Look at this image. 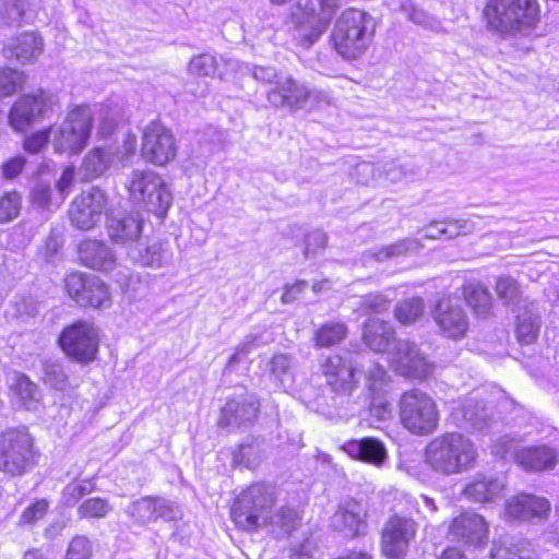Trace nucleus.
I'll list each match as a JSON object with an SVG mask.
<instances>
[{
  "instance_id": "nucleus-11",
  "label": "nucleus",
  "mask_w": 559,
  "mask_h": 559,
  "mask_svg": "<svg viewBox=\"0 0 559 559\" xmlns=\"http://www.w3.org/2000/svg\"><path fill=\"white\" fill-rule=\"evenodd\" d=\"M523 0H487L483 11L488 31L500 36H513L524 21Z\"/></svg>"
},
{
  "instance_id": "nucleus-57",
  "label": "nucleus",
  "mask_w": 559,
  "mask_h": 559,
  "mask_svg": "<svg viewBox=\"0 0 559 559\" xmlns=\"http://www.w3.org/2000/svg\"><path fill=\"white\" fill-rule=\"evenodd\" d=\"M496 292L498 297L503 300L504 304H511L518 298L520 288L512 277L504 276L498 278Z\"/></svg>"
},
{
  "instance_id": "nucleus-62",
  "label": "nucleus",
  "mask_w": 559,
  "mask_h": 559,
  "mask_svg": "<svg viewBox=\"0 0 559 559\" xmlns=\"http://www.w3.org/2000/svg\"><path fill=\"white\" fill-rule=\"evenodd\" d=\"M32 96L34 97V99H36V106H31V108L36 120L39 121L41 118L46 117L50 111H52L53 97L52 95L44 91H39L38 93Z\"/></svg>"
},
{
  "instance_id": "nucleus-49",
  "label": "nucleus",
  "mask_w": 559,
  "mask_h": 559,
  "mask_svg": "<svg viewBox=\"0 0 559 559\" xmlns=\"http://www.w3.org/2000/svg\"><path fill=\"white\" fill-rule=\"evenodd\" d=\"M95 485L91 480H76L68 484L62 491V503L66 507L75 506L84 496L93 492Z\"/></svg>"
},
{
  "instance_id": "nucleus-52",
  "label": "nucleus",
  "mask_w": 559,
  "mask_h": 559,
  "mask_svg": "<svg viewBox=\"0 0 559 559\" xmlns=\"http://www.w3.org/2000/svg\"><path fill=\"white\" fill-rule=\"evenodd\" d=\"M24 82V73L11 68L0 69V97L15 93Z\"/></svg>"
},
{
  "instance_id": "nucleus-22",
  "label": "nucleus",
  "mask_w": 559,
  "mask_h": 559,
  "mask_svg": "<svg viewBox=\"0 0 559 559\" xmlns=\"http://www.w3.org/2000/svg\"><path fill=\"white\" fill-rule=\"evenodd\" d=\"M128 257L139 265L160 269L171 264L174 253L168 241L152 240L131 245L128 249Z\"/></svg>"
},
{
  "instance_id": "nucleus-27",
  "label": "nucleus",
  "mask_w": 559,
  "mask_h": 559,
  "mask_svg": "<svg viewBox=\"0 0 559 559\" xmlns=\"http://www.w3.org/2000/svg\"><path fill=\"white\" fill-rule=\"evenodd\" d=\"M344 451L353 459H357L377 466L386 460V450L382 442L374 438L350 440L343 445Z\"/></svg>"
},
{
  "instance_id": "nucleus-53",
  "label": "nucleus",
  "mask_w": 559,
  "mask_h": 559,
  "mask_svg": "<svg viewBox=\"0 0 559 559\" xmlns=\"http://www.w3.org/2000/svg\"><path fill=\"white\" fill-rule=\"evenodd\" d=\"M237 68L243 69L247 73L251 74L257 81L270 84L274 86L277 84L280 79H282L285 74L278 72L274 67H261L254 64H239Z\"/></svg>"
},
{
  "instance_id": "nucleus-48",
  "label": "nucleus",
  "mask_w": 559,
  "mask_h": 559,
  "mask_svg": "<svg viewBox=\"0 0 559 559\" xmlns=\"http://www.w3.org/2000/svg\"><path fill=\"white\" fill-rule=\"evenodd\" d=\"M551 506L548 499L535 495H526V521L542 522L548 519Z\"/></svg>"
},
{
  "instance_id": "nucleus-8",
  "label": "nucleus",
  "mask_w": 559,
  "mask_h": 559,
  "mask_svg": "<svg viewBox=\"0 0 559 559\" xmlns=\"http://www.w3.org/2000/svg\"><path fill=\"white\" fill-rule=\"evenodd\" d=\"M34 463L33 439L25 430L0 436V471L10 476L25 474Z\"/></svg>"
},
{
  "instance_id": "nucleus-56",
  "label": "nucleus",
  "mask_w": 559,
  "mask_h": 559,
  "mask_svg": "<svg viewBox=\"0 0 559 559\" xmlns=\"http://www.w3.org/2000/svg\"><path fill=\"white\" fill-rule=\"evenodd\" d=\"M92 543L86 536H75L68 547L66 559H91Z\"/></svg>"
},
{
  "instance_id": "nucleus-24",
  "label": "nucleus",
  "mask_w": 559,
  "mask_h": 559,
  "mask_svg": "<svg viewBox=\"0 0 559 559\" xmlns=\"http://www.w3.org/2000/svg\"><path fill=\"white\" fill-rule=\"evenodd\" d=\"M79 258L83 265L100 272H110L117 265L116 254L110 247L95 239H86L80 243Z\"/></svg>"
},
{
  "instance_id": "nucleus-32",
  "label": "nucleus",
  "mask_w": 559,
  "mask_h": 559,
  "mask_svg": "<svg viewBox=\"0 0 559 559\" xmlns=\"http://www.w3.org/2000/svg\"><path fill=\"white\" fill-rule=\"evenodd\" d=\"M456 424L465 429L483 431L488 426L487 413L475 401H466L452 412Z\"/></svg>"
},
{
  "instance_id": "nucleus-10",
  "label": "nucleus",
  "mask_w": 559,
  "mask_h": 559,
  "mask_svg": "<svg viewBox=\"0 0 559 559\" xmlns=\"http://www.w3.org/2000/svg\"><path fill=\"white\" fill-rule=\"evenodd\" d=\"M108 195L97 187L83 191L70 204L69 218L75 228L91 230L102 221L108 207Z\"/></svg>"
},
{
  "instance_id": "nucleus-42",
  "label": "nucleus",
  "mask_w": 559,
  "mask_h": 559,
  "mask_svg": "<svg viewBox=\"0 0 559 559\" xmlns=\"http://www.w3.org/2000/svg\"><path fill=\"white\" fill-rule=\"evenodd\" d=\"M43 381L55 390L63 391L69 386L68 373L57 360H45L43 362Z\"/></svg>"
},
{
  "instance_id": "nucleus-7",
  "label": "nucleus",
  "mask_w": 559,
  "mask_h": 559,
  "mask_svg": "<svg viewBox=\"0 0 559 559\" xmlns=\"http://www.w3.org/2000/svg\"><path fill=\"white\" fill-rule=\"evenodd\" d=\"M92 121L93 115L88 106H79L71 110L62 123L50 129L55 152L79 154L88 142Z\"/></svg>"
},
{
  "instance_id": "nucleus-44",
  "label": "nucleus",
  "mask_w": 559,
  "mask_h": 559,
  "mask_svg": "<svg viewBox=\"0 0 559 559\" xmlns=\"http://www.w3.org/2000/svg\"><path fill=\"white\" fill-rule=\"evenodd\" d=\"M13 389L15 394L19 396L23 407L26 409L36 408L39 402L40 393L37 385L33 383L26 376H19Z\"/></svg>"
},
{
  "instance_id": "nucleus-35",
  "label": "nucleus",
  "mask_w": 559,
  "mask_h": 559,
  "mask_svg": "<svg viewBox=\"0 0 559 559\" xmlns=\"http://www.w3.org/2000/svg\"><path fill=\"white\" fill-rule=\"evenodd\" d=\"M31 106H36V99L32 95H25L13 105L9 114L11 127L19 131H25L32 123L37 122Z\"/></svg>"
},
{
  "instance_id": "nucleus-30",
  "label": "nucleus",
  "mask_w": 559,
  "mask_h": 559,
  "mask_svg": "<svg viewBox=\"0 0 559 559\" xmlns=\"http://www.w3.org/2000/svg\"><path fill=\"white\" fill-rule=\"evenodd\" d=\"M463 297L474 314L487 318L492 311V297L487 287L480 282L466 283L462 288Z\"/></svg>"
},
{
  "instance_id": "nucleus-60",
  "label": "nucleus",
  "mask_w": 559,
  "mask_h": 559,
  "mask_svg": "<svg viewBox=\"0 0 559 559\" xmlns=\"http://www.w3.org/2000/svg\"><path fill=\"white\" fill-rule=\"evenodd\" d=\"M31 202L39 209L46 210L51 204V188L49 183L36 182L31 191Z\"/></svg>"
},
{
  "instance_id": "nucleus-37",
  "label": "nucleus",
  "mask_w": 559,
  "mask_h": 559,
  "mask_svg": "<svg viewBox=\"0 0 559 559\" xmlns=\"http://www.w3.org/2000/svg\"><path fill=\"white\" fill-rule=\"evenodd\" d=\"M348 330L344 322H326L313 335L314 346L319 348L340 344L347 335Z\"/></svg>"
},
{
  "instance_id": "nucleus-51",
  "label": "nucleus",
  "mask_w": 559,
  "mask_h": 559,
  "mask_svg": "<svg viewBox=\"0 0 559 559\" xmlns=\"http://www.w3.org/2000/svg\"><path fill=\"white\" fill-rule=\"evenodd\" d=\"M22 198L16 191H9L0 197V224L15 219L21 212Z\"/></svg>"
},
{
  "instance_id": "nucleus-20",
  "label": "nucleus",
  "mask_w": 559,
  "mask_h": 559,
  "mask_svg": "<svg viewBox=\"0 0 559 559\" xmlns=\"http://www.w3.org/2000/svg\"><path fill=\"white\" fill-rule=\"evenodd\" d=\"M433 319L441 333L453 340L462 338L468 330V318L457 298L440 299L433 311Z\"/></svg>"
},
{
  "instance_id": "nucleus-38",
  "label": "nucleus",
  "mask_w": 559,
  "mask_h": 559,
  "mask_svg": "<svg viewBox=\"0 0 559 559\" xmlns=\"http://www.w3.org/2000/svg\"><path fill=\"white\" fill-rule=\"evenodd\" d=\"M425 312V302L420 297H409L399 301L394 308L395 319L403 325L415 323Z\"/></svg>"
},
{
  "instance_id": "nucleus-59",
  "label": "nucleus",
  "mask_w": 559,
  "mask_h": 559,
  "mask_svg": "<svg viewBox=\"0 0 559 559\" xmlns=\"http://www.w3.org/2000/svg\"><path fill=\"white\" fill-rule=\"evenodd\" d=\"M12 308H13L12 316H14L16 318H21V319L34 317L38 312V304L31 296L16 297L12 301Z\"/></svg>"
},
{
  "instance_id": "nucleus-34",
  "label": "nucleus",
  "mask_w": 559,
  "mask_h": 559,
  "mask_svg": "<svg viewBox=\"0 0 559 559\" xmlns=\"http://www.w3.org/2000/svg\"><path fill=\"white\" fill-rule=\"evenodd\" d=\"M559 462L558 453L547 445H537L526 449V469L544 472L554 469Z\"/></svg>"
},
{
  "instance_id": "nucleus-4",
  "label": "nucleus",
  "mask_w": 559,
  "mask_h": 559,
  "mask_svg": "<svg viewBox=\"0 0 559 559\" xmlns=\"http://www.w3.org/2000/svg\"><path fill=\"white\" fill-rule=\"evenodd\" d=\"M130 200L157 216H165L173 195L160 176L151 169L133 170L126 183Z\"/></svg>"
},
{
  "instance_id": "nucleus-21",
  "label": "nucleus",
  "mask_w": 559,
  "mask_h": 559,
  "mask_svg": "<svg viewBox=\"0 0 559 559\" xmlns=\"http://www.w3.org/2000/svg\"><path fill=\"white\" fill-rule=\"evenodd\" d=\"M449 534L454 540L479 547L487 543L489 527L481 515L466 512L453 519Z\"/></svg>"
},
{
  "instance_id": "nucleus-23",
  "label": "nucleus",
  "mask_w": 559,
  "mask_h": 559,
  "mask_svg": "<svg viewBox=\"0 0 559 559\" xmlns=\"http://www.w3.org/2000/svg\"><path fill=\"white\" fill-rule=\"evenodd\" d=\"M44 50V41L35 32L11 37L3 47V56L21 64L35 62Z\"/></svg>"
},
{
  "instance_id": "nucleus-1",
  "label": "nucleus",
  "mask_w": 559,
  "mask_h": 559,
  "mask_svg": "<svg viewBox=\"0 0 559 559\" xmlns=\"http://www.w3.org/2000/svg\"><path fill=\"white\" fill-rule=\"evenodd\" d=\"M478 451L474 442L459 432L433 438L425 449V462L436 473L450 476L475 467Z\"/></svg>"
},
{
  "instance_id": "nucleus-19",
  "label": "nucleus",
  "mask_w": 559,
  "mask_h": 559,
  "mask_svg": "<svg viewBox=\"0 0 559 559\" xmlns=\"http://www.w3.org/2000/svg\"><path fill=\"white\" fill-rule=\"evenodd\" d=\"M367 509L354 499L346 500L338 504L330 520L333 531L344 538L353 539L367 533Z\"/></svg>"
},
{
  "instance_id": "nucleus-46",
  "label": "nucleus",
  "mask_w": 559,
  "mask_h": 559,
  "mask_svg": "<svg viewBox=\"0 0 559 559\" xmlns=\"http://www.w3.org/2000/svg\"><path fill=\"white\" fill-rule=\"evenodd\" d=\"M154 498L144 497L132 502L126 512L138 523L147 524L156 521Z\"/></svg>"
},
{
  "instance_id": "nucleus-6",
  "label": "nucleus",
  "mask_w": 559,
  "mask_h": 559,
  "mask_svg": "<svg viewBox=\"0 0 559 559\" xmlns=\"http://www.w3.org/2000/svg\"><path fill=\"white\" fill-rule=\"evenodd\" d=\"M318 2L319 14H316V8L311 0H298L292 8L290 20L297 28L295 37L306 48L316 43L328 29L343 0H318Z\"/></svg>"
},
{
  "instance_id": "nucleus-12",
  "label": "nucleus",
  "mask_w": 559,
  "mask_h": 559,
  "mask_svg": "<svg viewBox=\"0 0 559 559\" xmlns=\"http://www.w3.org/2000/svg\"><path fill=\"white\" fill-rule=\"evenodd\" d=\"M71 299L81 307L107 308L111 304L107 285L97 276L74 272L66 277Z\"/></svg>"
},
{
  "instance_id": "nucleus-40",
  "label": "nucleus",
  "mask_w": 559,
  "mask_h": 559,
  "mask_svg": "<svg viewBox=\"0 0 559 559\" xmlns=\"http://www.w3.org/2000/svg\"><path fill=\"white\" fill-rule=\"evenodd\" d=\"M419 249V241L413 238H405L394 243L382 247L371 253V257L378 262H384L394 258L405 255L408 252Z\"/></svg>"
},
{
  "instance_id": "nucleus-2",
  "label": "nucleus",
  "mask_w": 559,
  "mask_h": 559,
  "mask_svg": "<svg viewBox=\"0 0 559 559\" xmlns=\"http://www.w3.org/2000/svg\"><path fill=\"white\" fill-rule=\"evenodd\" d=\"M376 21L367 12L348 9L336 20L332 31L334 49L344 59H357L373 40Z\"/></svg>"
},
{
  "instance_id": "nucleus-13",
  "label": "nucleus",
  "mask_w": 559,
  "mask_h": 559,
  "mask_svg": "<svg viewBox=\"0 0 559 559\" xmlns=\"http://www.w3.org/2000/svg\"><path fill=\"white\" fill-rule=\"evenodd\" d=\"M416 533L417 523L413 519L393 514L382 528L381 548L383 555L390 559L404 556Z\"/></svg>"
},
{
  "instance_id": "nucleus-41",
  "label": "nucleus",
  "mask_w": 559,
  "mask_h": 559,
  "mask_svg": "<svg viewBox=\"0 0 559 559\" xmlns=\"http://www.w3.org/2000/svg\"><path fill=\"white\" fill-rule=\"evenodd\" d=\"M270 372L284 389L294 383L292 358L288 355H274L270 361Z\"/></svg>"
},
{
  "instance_id": "nucleus-50",
  "label": "nucleus",
  "mask_w": 559,
  "mask_h": 559,
  "mask_svg": "<svg viewBox=\"0 0 559 559\" xmlns=\"http://www.w3.org/2000/svg\"><path fill=\"white\" fill-rule=\"evenodd\" d=\"M365 379L368 391L373 394L382 392L390 381L386 370L374 361L365 368Z\"/></svg>"
},
{
  "instance_id": "nucleus-61",
  "label": "nucleus",
  "mask_w": 559,
  "mask_h": 559,
  "mask_svg": "<svg viewBox=\"0 0 559 559\" xmlns=\"http://www.w3.org/2000/svg\"><path fill=\"white\" fill-rule=\"evenodd\" d=\"M333 103L330 92L307 86L306 109L322 108Z\"/></svg>"
},
{
  "instance_id": "nucleus-36",
  "label": "nucleus",
  "mask_w": 559,
  "mask_h": 559,
  "mask_svg": "<svg viewBox=\"0 0 559 559\" xmlns=\"http://www.w3.org/2000/svg\"><path fill=\"white\" fill-rule=\"evenodd\" d=\"M31 106H36V99L32 95H25L13 105L9 114L11 127L19 131H25L32 123L37 122Z\"/></svg>"
},
{
  "instance_id": "nucleus-31",
  "label": "nucleus",
  "mask_w": 559,
  "mask_h": 559,
  "mask_svg": "<svg viewBox=\"0 0 559 559\" xmlns=\"http://www.w3.org/2000/svg\"><path fill=\"white\" fill-rule=\"evenodd\" d=\"M224 63L225 70H221L217 59L210 53H201L191 59L189 63V72L199 76H213L217 74L221 79L228 75V70H235L239 62L233 59L221 58Z\"/></svg>"
},
{
  "instance_id": "nucleus-28",
  "label": "nucleus",
  "mask_w": 559,
  "mask_h": 559,
  "mask_svg": "<svg viewBox=\"0 0 559 559\" xmlns=\"http://www.w3.org/2000/svg\"><path fill=\"white\" fill-rule=\"evenodd\" d=\"M394 329L385 321L371 319L364 328V343L373 352L384 353L394 341Z\"/></svg>"
},
{
  "instance_id": "nucleus-5",
  "label": "nucleus",
  "mask_w": 559,
  "mask_h": 559,
  "mask_svg": "<svg viewBox=\"0 0 559 559\" xmlns=\"http://www.w3.org/2000/svg\"><path fill=\"white\" fill-rule=\"evenodd\" d=\"M399 415L402 426L413 435L428 436L438 428L439 409L437 403L421 390L412 389L401 395Z\"/></svg>"
},
{
  "instance_id": "nucleus-58",
  "label": "nucleus",
  "mask_w": 559,
  "mask_h": 559,
  "mask_svg": "<svg viewBox=\"0 0 559 559\" xmlns=\"http://www.w3.org/2000/svg\"><path fill=\"white\" fill-rule=\"evenodd\" d=\"M443 234L445 239H452L461 235H468L474 230V223L468 219H447L442 221Z\"/></svg>"
},
{
  "instance_id": "nucleus-47",
  "label": "nucleus",
  "mask_w": 559,
  "mask_h": 559,
  "mask_svg": "<svg viewBox=\"0 0 559 559\" xmlns=\"http://www.w3.org/2000/svg\"><path fill=\"white\" fill-rule=\"evenodd\" d=\"M523 543L512 537H504L493 543L490 551L492 559H523Z\"/></svg>"
},
{
  "instance_id": "nucleus-16",
  "label": "nucleus",
  "mask_w": 559,
  "mask_h": 559,
  "mask_svg": "<svg viewBox=\"0 0 559 559\" xmlns=\"http://www.w3.org/2000/svg\"><path fill=\"white\" fill-rule=\"evenodd\" d=\"M394 370L404 377L423 379L430 373V364L417 345L408 340H397L390 352Z\"/></svg>"
},
{
  "instance_id": "nucleus-18",
  "label": "nucleus",
  "mask_w": 559,
  "mask_h": 559,
  "mask_svg": "<svg viewBox=\"0 0 559 559\" xmlns=\"http://www.w3.org/2000/svg\"><path fill=\"white\" fill-rule=\"evenodd\" d=\"M307 85L290 74H285L265 93L267 104L274 109L297 112L306 109Z\"/></svg>"
},
{
  "instance_id": "nucleus-3",
  "label": "nucleus",
  "mask_w": 559,
  "mask_h": 559,
  "mask_svg": "<svg viewBox=\"0 0 559 559\" xmlns=\"http://www.w3.org/2000/svg\"><path fill=\"white\" fill-rule=\"evenodd\" d=\"M276 498L277 492L273 485L265 483L250 485L241 491L231 508L235 524L246 531L266 524Z\"/></svg>"
},
{
  "instance_id": "nucleus-17",
  "label": "nucleus",
  "mask_w": 559,
  "mask_h": 559,
  "mask_svg": "<svg viewBox=\"0 0 559 559\" xmlns=\"http://www.w3.org/2000/svg\"><path fill=\"white\" fill-rule=\"evenodd\" d=\"M260 404L253 394L229 399L221 409L217 425L233 431L251 427L258 419Z\"/></svg>"
},
{
  "instance_id": "nucleus-43",
  "label": "nucleus",
  "mask_w": 559,
  "mask_h": 559,
  "mask_svg": "<svg viewBox=\"0 0 559 559\" xmlns=\"http://www.w3.org/2000/svg\"><path fill=\"white\" fill-rule=\"evenodd\" d=\"M401 10L409 21L426 29L437 31L441 26V22L425 10L417 8L411 0H404L401 3Z\"/></svg>"
},
{
  "instance_id": "nucleus-39",
  "label": "nucleus",
  "mask_w": 559,
  "mask_h": 559,
  "mask_svg": "<svg viewBox=\"0 0 559 559\" xmlns=\"http://www.w3.org/2000/svg\"><path fill=\"white\" fill-rule=\"evenodd\" d=\"M28 0H0V26H20Z\"/></svg>"
},
{
  "instance_id": "nucleus-14",
  "label": "nucleus",
  "mask_w": 559,
  "mask_h": 559,
  "mask_svg": "<svg viewBox=\"0 0 559 559\" xmlns=\"http://www.w3.org/2000/svg\"><path fill=\"white\" fill-rule=\"evenodd\" d=\"M175 139L170 130L159 122H151L142 136V156L155 165H165L176 156Z\"/></svg>"
},
{
  "instance_id": "nucleus-54",
  "label": "nucleus",
  "mask_w": 559,
  "mask_h": 559,
  "mask_svg": "<svg viewBox=\"0 0 559 559\" xmlns=\"http://www.w3.org/2000/svg\"><path fill=\"white\" fill-rule=\"evenodd\" d=\"M262 456L258 444H241L239 450L234 455V463L242 465L248 469H253L258 466Z\"/></svg>"
},
{
  "instance_id": "nucleus-15",
  "label": "nucleus",
  "mask_w": 559,
  "mask_h": 559,
  "mask_svg": "<svg viewBox=\"0 0 559 559\" xmlns=\"http://www.w3.org/2000/svg\"><path fill=\"white\" fill-rule=\"evenodd\" d=\"M320 369L328 386L338 395H352L358 386L356 362L350 358L338 354L328 355L321 360Z\"/></svg>"
},
{
  "instance_id": "nucleus-25",
  "label": "nucleus",
  "mask_w": 559,
  "mask_h": 559,
  "mask_svg": "<svg viewBox=\"0 0 559 559\" xmlns=\"http://www.w3.org/2000/svg\"><path fill=\"white\" fill-rule=\"evenodd\" d=\"M504 489V484L496 477L477 474L464 488L466 499L477 503L496 501Z\"/></svg>"
},
{
  "instance_id": "nucleus-55",
  "label": "nucleus",
  "mask_w": 559,
  "mask_h": 559,
  "mask_svg": "<svg viewBox=\"0 0 559 559\" xmlns=\"http://www.w3.org/2000/svg\"><path fill=\"white\" fill-rule=\"evenodd\" d=\"M390 307V300L382 294H367L364 295L359 300L358 309L364 313L376 312L381 313L388 310Z\"/></svg>"
},
{
  "instance_id": "nucleus-45",
  "label": "nucleus",
  "mask_w": 559,
  "mask_h": 559,
  "mask_svg": "<svg viewBox=\"0 0 559 559\" xmlns=\"http://www.w3.org/2000/svg\"><path fill=\"white\" fill-rule=\"evenodd\" d=\"M112 511V506L107 499L93 497L85 499L76 510L80 519H104Z\"/></svg>"
},
{
  "instance_id": "nucleus-29",
  "label": "nucleus",
  "mask_w": 559,
  "mask_h": 559,
  "mask_svg": "<svg viewBox=\"0 0 559 559\" xmlns=\"http://www.w3.org/2000/svg\"><path fill=\"white\" fill-rule=\"evenodd\" d=\"M107 229L112 241L126 243L138 239L142 230V219L138 214L111 217L108 222Z\"/></svg>"
},
{
  "instance_id": "nucleus-33",
  "label": "nucleus",
  "mask_w": 559,
  "mask_h": 559,
  "mask_svg": "<svg viewBox=\"0 0 559 559\" xmlns=\"http://www.w3.org/2000/svg\"><path fill=\"white\" fill-rule=\"evenodd\" d=\"M301 523L298 511L292 507L284 506L272 515H267L265 525L272 527V533L277 538L288 537Z\"/></svg>"
},
{
  "instance_id": "nucleus-63",
  "label": "nucleus",
  "mask_w": 559,
  "mask_h": 559,
  "mask_svg": "<svg viewBox=\"0 0 559 559\" xmlns=\"http://www.w3.org/2000/svg\"><path fill=\"white\" fill-rule=\"evenodd\" d=\"M48 510V502L46 500H38L24 510L20 518L21 524L31 525L44 518Z\"/></svg>"
},
{
  "instance_id": "nucleus-64",
  "label": "nucleus",
  "mask_w": 559,
  "mask_h": 559,
  "mask_svg": "<svg viewBox=\"0 0 559 559\" xmlns=\"http://www.w3.org/2000/svg\"><path fill=\"white\" fill-rule=\"evenodd\" d=\"M155 501V516L156 520L164 519L166 521H174L180 515L178 507L173 502L163 498H154Z\"/></svg>"
},
{
  "instance_id": "nucleus-9",
  "label": "nucleus",
  "mask_w": 559,
  "mask_h": 559,
  "mask_svg": "<svg viewBox=\"0 0 559 559\" xmlns=\"http://www.w3.org/2000/svg\"><path fill=\"white\" fill-rule=\"evenodd\" d=\"M59 345L70 358L88 364L98 352V331L93 323L79 320L63 329Z\"/></svg>"
},
{
  "instance_id": "nucleus-26",
  "label": "nucleus",
  "mask_w": 559,
  "mask_h": 559,
  "mask_svg": "<svg viewBox=\"0 0 559 559\" xmlns=\"http://www.w3.org/2000/svg\"><path fill=\"white\" fill-rule=\"evenodd\" d=\"M119 152L114 145L97 146L92 148L83 158L81 170L86 180L102 177L116 162Z\"/></svg>"
}]
</instances>
